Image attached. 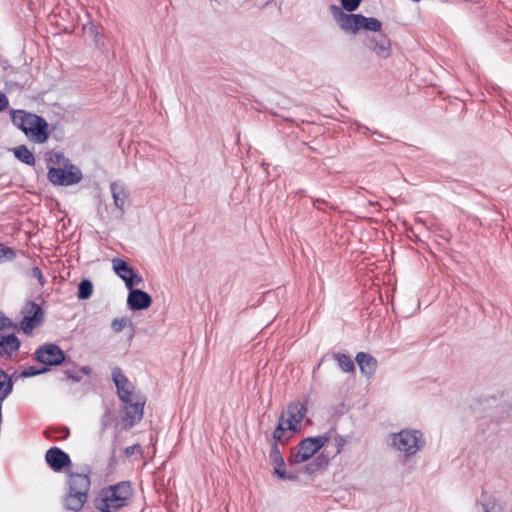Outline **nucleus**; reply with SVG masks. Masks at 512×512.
I'll return each instance as SVG.
<instances>
[{
	"label": "nucleus",
	"instance_id": "f257e3e1",
	"mask_svg": "<svg viewBox=\"0 0 512 512\" xmlns=\"http://www.w3.org/2000/svg\"><path fill=\"white\" fill-rule=\"evenodd\" d=\"M92 467L85 464L81 472H69L66 480V492L62 497V504L65 510L79 512L88 501L91 487L90 475Z\"/></svg>",
	"mask_w": 512,
	"mask_h": 512
},
{
	"label": "nucleus",
	"instance_id": "f03ea898",
	"mask_svg": "<svg viewBox=\"0 0 512 512\" xmlns=\"http://www.w3.org/2000/svg\"><path fill=\"white\" fill-rule=\"evenodd\" d=\"M134 497L131 481L124 480L103 487L95 499V508L101 512H117L129 506Z\"/></svg>",
	"mask_w": 512,
	"mask_h": 512
},
{
	"label": "nucleus",
	"instance_id": "7ed1b4c3",
	"mask_svg": "<svg viewBox=\"0 0 512 512\" xmlns=\"http://www.w3.org/2000/svg\"><path fill=\"white\" fill-rule=\"evenodd\" d=\"M329 10L334 21L345 33L356 35L360 30L370 32L381 31L382 23L377 18L366 17L362 14H346V12L342 11L336 4L330 5Z\"/></svg>",
	"mask_w": 512,
	"mask_h": 512
},
{
	"label": "nucleus",
	"instance_id": "20e7f679",
	"mask_svg": "<svg viewBox=\"0 0 512 512\" xmlns=\"http://www.w3.org/2000/svg\"><path fill=\"white\" fill-rule=\"evenodd\" d=\"M12 122L35 143L43 144L49 138V125L41 116L24 110H15L12 112Z\"/></svg>",
	"mask_w": 512,
	"mask_h": 512
},
{
	"label": "nucleus",
	"instance_id": "39448f33",
	"mask_svg": "<svg viewBox=\"0 0 512 512\" xmlns=\"http://www.w3.org/2000/svg\"><path fill=\"white\" fill-rule=\"evenodd\" d=\"M392 447L405 453L406 457L414 456L425 446V440L420 430L403 429L391 434Z\"/></svg>",
	"mask_w": 512,
	"mask_h": 512
},
{
	"label": "nucleus",
	"instance_id": "423d86ee",
	"mask_svg": "<svg viewBox=\"0 0 512 512\" xmlns=\"http://www.w3.org/2000/svg\"><path fill=\"white\" fill-rule=\"evenodd\" d=\"M67 358L66 353L55 343H45L34 352V359L49 369L66 363Z\"/></svg>",
	"mask_w": 512,
	"mask_h": 512
},
{
	"label": "nucleus",
	"instance_id": "0eeeda50",
	"mask_svg": "<svg viewBox=\"0 0 512 512\" xmlns=\"http://www.w3.org/2000/svg\"><path fill=\"white\" fill-rule=\"evenodd\" d=\"M81 170L74 164L68 168L50 167L47 173L48 180L58 186H70L79 183L82 180Z\"/></svg>",
	"mask_w": 512,
	"mask_h": 512
},
{
	"label": "nucleus",
	"instance_id": "6e6552de",
	"mask_svg": "<svg viewBox=\"0 0 512 512\" xmlns=\"http://www.w3.org/2000/svg\"><path fill=\"white\" fill-rule=\"evenodd\" d=\"M146 398L144 395H135V401L133 404L123 406L121 412V424L123 430H130L143 418L144 406Z\"/></svg>",
	"mask_w": 512,
	"mask_h": 512
},
{
	"label": "nucleus",
	"instance_id": "1a4fd4ad",
	"mask_svg": "<svg viewBox=\"0 0 512 512\" xmlns=\"http://www.w3.org/2000/svg\"><path fill=\"white\" fill-rule=\"evenodd\" d=\"M45 461L54 472H62L72 465L69 454L57 446H53L46 451Z\"/></svg>",
	"mask_w": 512,
	"mask_h": 512
},
{
	"label": "nucleus",
	"instance_id": "9d476101",
	"mask_svg": "<svg viewBox=\"0 0 512 512\" xmlns=\"http://www.w3.org/2000/svg\"><path fill=\"white\" fill-rule=\"evenodd\" d=\"M270 463L274 466L273 475L281 480H296L298 476L292 472H287L285 469L284 457L276 443L271 444L269 452Z\"/></svg>",
	"mask_w": 512,
	"mask_h": 512
},
{
	"label": "nucleus",
	"instance_id": "9b49d317",
	"mask_svg": "<svg viewBox=\"0 0 512 512\" xmlns=\"http://www.w3.org/2000/svg\"><path fill=\"white\" fill-rule=\"evenodd\" d=\"M115 273L125 282L127 288H133L142 281V277L124 260L114 259Z\"/></svg>",
	"mask_w": 512,
	"mask_h": 512
},
{
	"label": "nucleus",
	"instance_id": "f8f14e48",
	"mask_svg": "<svg viewBox=\"0 0 512 512\" xmlns=\"http://www.w3.org/2000/svg\"><path fill=\"white\" fill-rule=\"evenodd\" d=\"M307 412L305 403L294 402L287 406L286 413L288 417L284 418V423L287 425L289 431H297V425L302 421Z\"/></svg>",
	"mask_w": 512,
	"mask_h": 512
},
{
	"label": "nucleus",
	"instance_id": "ddd939ff",
	"mask_svg": "<svg viewBox=\"0 0 512 512\" xmlns=\"http://www.w3.org/2000/svg\"><path fill=\"white\" fill-rule=\"evenodd\" d=\"M316 452L312 447L310 440L307 438L302 439L296 448L292 449L291 455L288 459L290 464H299L308 461Z\"/></svg>",
	"mask_w": 512,
	"mask_h": 512
},
{
	"label": "nucleus",
	"instance_id": "4468645a",
	"mask_svg": "<svg viewBox=\"0 0 512 512\" xmlns=\"http://www.w3.org/2000/svg\"><path fill=\"white\" fill-rule=\"evenodd\" d=\"M127 306L132 311H140L149 308L152 297L144 290H128Z\"/></svg>",
	"mask_w": 512,
	"mask_h": 512
},
{
	"label": "nucleus",
	"instance_id": "2eb2a0df",
	"mask_svg": "<svg viewBox=\"0 0 512 512\" xmlns=\"http://www.w3.org/2000/svg\"><path fill=\"white\" fill-rule=\"evenodd\" d=\"M366 45L379 57L388 58L391 54V42L385 34H378L367 39Z\"/></svg>",
	"mask_w": 512,
	"mask_h": 512
},
{
	"label": "nucleus",
	"instance_id": "dca6fc26",
	"mask_svg": "<svg viewBox=\"0 0 512 512\" xmlns=\"http://www.w3.org/2000/svg\"><path fill=\"white\" fill-rule=\"evenodd\" d=\"M21 342L15 333L0 335V358L10 359L19 351Z\"/></svg>",
	"mask_w": 512,
	"mask_h": 512
},
{
	"label": "nucleus",
	"instance_id": "f3484780",
	"mask_svg": "<svg viewBox=\"0 0 512 512\" xmlns=\"http://www.w3.org/2000/svg\"><path fill=\"white\" fill-rule=\"evenodd\" d=\"M355 361L359 366L362 374L371 378L377 370V359L369 353L358 352L355 357Z\"/></svg>",
	"mask_w": 512,
	"mask_h": 512
},
{
	"label": "nucleus",
	"instance_id": "a211bd4d",
	"mask_svg": "<svg viewBox=\"0 0 512 512\" xmlns=\"http://www.w3.org/2000/svg\"><path fill=\"white\" fill-rule=\"evenodd\" d=\"M110 190L115 207L120 210L121 214H123L125 211V206L128 203V192L126 191L124 185L119 182H112L110 184Z\"/></svg>",
	"mask_w": 512,
	"mask_h": 512
},
{
	"label": "nucleus",
	"instance_id": "6ab92c4d",
	"mask_svg": "<svg viewBox=\"0 0 512 512\" xmlns=\"http://www.w3.org/2000/svg\"><path fill=\"white\" fill-rule=\"evenodd\" d=\"M112 381L114 382V384L116 386L117 395L134 389V386L128 380V378L123 374L120 367L113 368Z\"/></svg>",
	"mask_w": 512,
	"mask_h": 512
},
{
	"label": "nucleus",
	"instance_id": "aec40b11",
	"mask_svg": "<svg viewBox=\"0 0 512 512\" xmlns=\"http://www.w3.org/2000/svg\"><path fill=\"white\" fill-rule=\"evenodd\" d=\"M14 380L0 367V403L12 393Z\"/></svg>",
	"mask_w": 512,
	"mask_h": 512
},
{
	"label": "nucleus",
	"instance_id": "412c9836",
	"mask_svg": "<svg viewBox=\"0 0 512 512\" xmlns=\"http://www.w3.org/2000/svg\"><path fill=\"white\" fill-rule=\"evenodd\" d=\"M24 263L22 264L23 267V273L27 278H35L38 280V283L40 286H44L45 281L42 274V271L39 267L34 266L32 264L31 259L28 257H24Z\"/></svg>",
	"mask_w": 512,
	"mask_h": 512
},
{
	"label": "nucleus",
	"instance_id": "4be33fe9",
	"mask_svg": "<svg viewBox=\"0 0 512 512\" xmlns=\"http://www.w3.org/2000/svg\"><path fill=\"white\" fill-rule=\"evenodd\" d=\"M328 464L329 458L324 453H320L313 459V461L306 464L304 470L307 474H313L326 468Z\"/></svg>",
	"mask_w": 512,
	"mask_h": 512
},
{
	"label": "nucleus",
	"instance_id": "5701e85b",
	"mask_svg": "<svg viewBox=\"0 0 512 512\" xmlns=\"http://www.w3.org/2000/svg\"><path fill=\"white\" fill-rule=\"evenodd\" d=\"M333 358L337 361L339 368L346 373L355 372V364L352 358L345 353H333Z\"/></svg>",
	"mask_w": 512,
	"mask_h": 512
},
{
	"label": "nucleus",
	"instance_id": "b1692460",
	"mask_svg": "<svg viewBox=\"0 0 512 512\" xmlns=\"http://www.w3.org/2000/svg\"><path fill=\"white\" fill-rule=\"evenodd\" d=\"M287 430V425L285 426L284 423V412H282L278 424L272 433V443H276V445L279 443H287L289 438L284 439V435Z\"/></svg>",
	"mask_w": 512,
	"mask_h": 512
},
{
	"label": "nucleus",
	"instance_id": "393cba45",
	"mask_svg": "<svg viewBox=\"0 0 512 512\" xmlns=\"http://www.w3.org/2000/svg\"><path fill=\"white\" fill-rule=\"evenodd\" d=\"M14 155L19 161H21L24 164L30 166L35 164V157L33 153L25 145H20L16 147L14 149Z\"/></svg>",
	"mask_w": 512,
	"mask_h": 512
},
{
	"label": "nucleus",
	"instance_id": "a878e982",
	"mask_svg": "<svg viewBox=\"0 0 512 512\" xmlns=\"http://www.w3.org/2000/svg\"><path fill=\"white\" fill-rule=\"evenodd\" d=\"M482 497L484 498L483 502H481L483 512H504L494 496H486L483 494Z\"/></svg>",
	"mask_w": 512,
	"mask_h": 512
},
{
	"label": "nucleus",
	"instance_id": "bb28decb",
	"mask_svg": "<svg viewBox=\"0 0 512 512\" xmlns=\"http://www.w3.org/2000/svg\"><path fill=\"white\" fill-rule=\"evenodd\" d=\"M308 440H310V443L312 447L314 448L315 452L317 453L321 448H323L326 443L329 442L331 439V435L329 433L324 435H318L314 437H307Z\"/></svg>",
	"mask_w": 512,
	"mask_h": 512
},
{
	"label": "nucleus",
	"instance_id": "cd10ccee",
	"mask_svg": "<svg viewBox=\"0 0 512 512\" xmlns=\"http://www.w3.org/2000/svg\"><path fill=\"white\" fill-rule=\"evenodd\" d=\"M50 369L47 367H37V366H28L20 374H18V377L21 378H30L34 377L40 374L47 373Z\"/></svg>",
	"mask_w": 512,
	"mask_h": 512
},
{
	"label": "nucleus",
	"instance_id": "c85d7f7f",
	"mask_svg": "<svg viewBox=\"0 0 512 512\" xmlns=\"http://www.w3.org/2000/svg\"><path fill=\"white\" fill-rule=\"evenodd\" d=\"M48 160L49 162L63 166L64 168H68V166L72 165L71 161L66 158L62 152L59 151L52 152Z\"/></svg>",
	"mask_w": 512,
	"mask_h": 512
},
{
	"label": "nucleus",
	"instance_id": "c756f323",
	"mask_svg": "<svg viewBox=\"0 0 512 512\" xmlns=\"http://www.w3.org/2000/svg\"><path fill=\"white\" fill-rule=\"evenodd\" d=\"M362 0H340L341 6H339L342 11L348 12L347 14H354L359 6L361 5Z\"/></svg>",
	"mask_w": 512,
	"mask_h": 512
},
{
	"label": "nucleus",
	"instance_id": "7c9ffc66",
	"mask_svg": "<svg viewBox=\"0 0 512 512\" xmlns=\"http://www.w3.org/2000/svg\"><path fill=\"white\" fill-rule=\"evenodd\" d=\"M127 324H129L133 329L132 322L128 321L127 318H115L111 323V329L114 333H119L127 326Z\"/></svg>",
	"mask_w": 512,
	"mask_h": 512
},
{
	"label": "nucleus",
	"instance_id": "2f4dec72",
	"mask_svg": "<svg viewBox=\"0 0 512 512\" xmlns=\"http://www.w3.org/2000/svg\"><path fill=\"white\" fill-rule=\"evenodd\" d=\"M73 368H67L64 370V374L66 376V379L72 380L75 383H79L82 380V375L80 374L79 370L76 371L75 368L77 367V364L75 362H72Z\"/></svg>",
	"mask_w": 512,
	"mask_h": 512
},
{
	"label": "nucleus",
	"instance_id": "473e14b6",
	"mask_svg": "<svg viewBox=\"0 0 512 512\" xmlns=\"http://www.w3.org/2000/svg\"><path fill=\"white\" fill-rule=\"evenodd\" d=\"M135 395H141L140 393H134L133 390L118 394L119 399L123 402V406L133 404L135 401Z\"/></svg>",
	"mask_w": 512,
	"mask_h": 512
},
{
	"label": "nucleus",
	"instance_id": "72a5a7b5",
	"mask_svg": "<svg viewBox=\"0 0 512 512\" xmlns=\"http://www.w3.org/2000/svg\"><path fill=\"white\" fill-rule=\"evenodd\" d=\"M135 395H141L140 393H134L133 390L118 394L119 399L123 402V406L133 404L135 401Z\"/></svg>",
	"mask_w": 512,
	"mask_h": 512
},
{
	"label": "nucleus",
	"instance_id": "f704fd0d",
	"mask_svg": "<svg viewBox=\"0 0 512 512\" xmlns=\"http://www.w3.org/2000/svg\"><path fill=\"white\" fill-rule=\"evenodd\" d=\"M60 433L62 435V439H66L70 435V430L68 427L63 426L60 428H49L45 430V436L47 438H51V433Z\"/></svg>",
	"mask_w": 512,
	"mask_h": 512
},
{
	"label": "nucleus",
	"instance_id": "c9c22d12",
	"mask_svg": "<svg viewBox=\"0 0 512 512\" xmlns=\"http://www.w3.org/2000/svg\"><path fill=\"white\" fill-rule=\"evenodd\" d=\"M15 257V251L10 247H5L0 243V261L2 259L11 260Z\"/></svg>",
	"mask_w": 512,
	"mask_h": 512
},
{
	"label": "nucleus",
	"instance_id": "e433bc0d",
	"mask_svg": "<svg viewBox=\"0 0 512 512\" xmlns=\"http://www.w3.org/2000/svg\"><path fill=\"white\" fill-rule=\"evenodd\" d=\"M135 452H138L139 454H142V447L140 444H134L132 446H128L124 450V454L127 457L132 456Z\"/></svg>",
	"mask_w": 512,
	"mask_h": 512
},
{
	"label": "nucleus",
	"instance_id": "4c0bfd02",
	"mask_svg": "<svg viewBox=\"0 0 512 512\" xmlns=\"http://www.w3.org/2000/svg\"><path fill=\"white\" fill-rule=\"evenodd\" d=\"M110 420H111V411L110 409H106L104 415L102 416V420H101V426H102V430H106L108 425L110 424Z\"/></svg>",
	"mask_w": 512,
	"mask_h": 512
},
{
	"label": "nucleus",
	"instance_id": "58836bf2",
	"mask_svg": "<svg viewBox=\"0 0 512 512\" xmlns=\"http://www.w3.org/2000/svg\"><path fill=\"white\" fill-rule=\"evenodd\" d=\"M93 291L94 290H78V298L80 300H87L92 296Z\"/></svg>",
	"mask_w": 512,
	"mask_h": 512
},
{
	"label": "nucleus",
	"instance_id": "ea45409f",
	"mask_svg": "<svg viewBox=\"0 0 512 512\" xmlns=\"http://www.w3.org/2000/svg\"><path fill=\"white\" fill-rule=\"evenodd\" d=\"M335 441L337 443L336 454H339L341 452L343 446L345 445L346 440L342 436L338 435L337 437H335Z\"/></svg>",
	"mask_w": 512,
	"mask_h": 512
},
{
	"label": "nucleus",
	"instance_id": "a19ab883",
	"mask_svg": "<svg viewBox=\"0 0 512 512\" xmlns=\"http://www.w3.org/2000/svg\"><path fill=\"white\" fill-rule=\"evenodd\" d=\"M8 99L5 94L0 92V111H3L8 106Z\"/></svg>",
	"mask_w": 512,
	"mask_h": 512
},
{
	"label": "nucleus",
	"instance_id": "79ce46f5",
	"mask_svg": "<svg viewBox=\"0 0 512 512\" xmlns=\"http://www.w3.org/2000/svg\"><path fill=\"white\" fill-rule=\"evenodd\" d=\"M77 288H93L92 282L89 279H83Z\"/></svg>",
	"mask_w": 512,
	"mask_h": 512
},
{
	"label": "nucleus",
	"instance_id": "37998d69",
	"mask_svg": "<svg viewBox=\"0 0 512 512\" xmlns=\"http://www.w3.org/2000/svg\"><path fill=\"white\" fill-rule=\"evenodd\" d=\"M79 372H80V374H83V375L89 376V375H91V373H92V369H91L89 366H82V367L79 369Z\"/></svg>",
	"mask_w": 512,
	"mask_h": 512
},
{
	"label": "nucleus",
	"instance_id": "c03bdc74",
	"mask_svg": "<svg viewBox=\"0 0 512 512\" xmlns=\"http://www.w3.org/2000/svg\"><path fill=\"white\" fill-rule=\"evenodd\" d=\"M322 203H325V201L323 199H319V198L313 199V205L318 209H320L319 204H322Z\"/></svg>",
	"mask_w": 512,
	"mask_h": 512
},
{
	"label": "nucleus",
	"instance_id": "a18cd8bd",
	"mask_svg": "<svg viewBox=\"0 0 512 512\" xmlns=\"http://www.w3.org/2000/svg\"><path fill=\"white\" fill-rule=\"evenodd\" d=\"M259 305V300L257 301V304H251L250 306L251 307H255V306H258Z\"/></svg>",
	"mask_w": 512,
	"mask_h": 512
},
{
	"label": "nucleus",
	"instance_id": "49530a36",
	"mask_svg": "<svg viewBox=\"0 0 512 512\" xmlns=\"http://www.w3.org/2000/svg\"><path fill=\"white\" fill-rule=\"evenodd\" d=\"M11 376H12V379H13V378H18V375H16V372H14V374H13V375H11Z\"/></svg>",
	"mask_w": 512,
	"mask_h": 512
}]
</instances>
